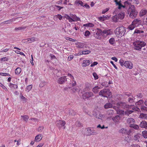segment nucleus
Wrapping results in <instances>:
<instances>
[{
	"label": "nucleus",
	"mask_w": 147,
	"mask_h": 147,
	"mask_svg": "<svg viewBox=\"0 0 147 147\" xmlns=\"http://www.w3.org/2000/svg\"><path fill=\"white\" fill-rule=\"evenodd\" d=\"M74 58V56L73 55H70L68 57V60L69 61H71Z\"/></svg>",
	"instance_id": "obj_57"
},
{
	"label": "nucleus",
	"mask_w": 147,
	"mask_h": 147,
	"mask_svg": "<svg viewBox=\"0 0 147 147\" xmlns=\"http://www.w3.org/2000/svg\"><path fill=\"white\" fill-rule=\"evenodd\" d=\"M20 18L21 19V17H18L16 18H13L8 20L5 21L3 23V24H11L13 22L16 21V20H18Z\"/></svg>",
	"instance_id": "obj_8"
},
{
	"label": "nucleus",
	"mask_w": 147,
	"mask_h": 147,
	"mask_svg": "<svg viewBox=\"0 0 147 147\" xmlns=\"http://www.w3.org/2000/svg\"><path fill=\"white\" fill-rule=\"evenodd\" d=\"M67 76H64L59 78L57 81V82L59 84H64L67 82Z\"/></svg>",
	"instance_id": "obj_5"
},
{
	"label": "nucleus",
	"mask_w": 147,
	"mask_h": 147,
	"mask_svg": "<svg viewBox=\"0 0 147 147\" xmlns=\"http://www.w3.org/2000/svg\"><path fill=\"white\" fill-rule=\"evenodd\" d=\"M87 135L90 136L95 135L96 134V133L94 130H92L90 128H88L87 129Z\"/></svg>",
	"instance_id": "obj_11"
},
{
	"label": "nucleus",
	"mask_w": 147,
	"mask_h": 147,
	"mask_svg": "<svg viewBox=\"0 0 147 147\" xmlns=\"http://www.w3.org/2000/svg\"><path fill=\"white\" fill-rule=\"evenodd\" d=\"M125 14L124 12H121L119 13L117 15V18L119 19L122 20L124 18Z\"/></svg>",
	"instance_id": "obj_17"
},
{
	"label": "nucleus",
	"mask_w": 147,
	"mask_h": 147,
	"mask_svg": "<svg viewBox=\"0 0 147 147\" xmlns=\"http://www.w3.org/2000/svg\"><path fill=\"white\" fill-rule=\"evenodd\" d=\"M90 53H91L90 51H89V50L84 51H82V54L86 55L87 54H88Z\"/></svg>",
	"instance_id": "obj_42"
},
{
	"label": "nucleus",
	"mask_w": 147,
	"mask_h": 147,
	"mask_svg": "<svg viewBox=\"0 0 147 147\" xmlns=\"http://www.w3.org/2000/svg\"><path fill=\"white\" fill-rule=\"evenodd\" d=\"M126 28L123 26L118 27L115 30V34L118 37L123 36L126 32Z\"/></svg>",
	"instance_id": "obj_3"
},
{
	"label": "nucleus",
	"mask_w": 147,
	"mask_h": 147,
	"mask_svg": "<svg viewBox=\"0 0 147 147\" xmlns=\"http://www.w3.org/2000/svg\"><path fill=\"white\" fill-rule=\"evenodd\" d=\"M35 41V38L32 37L30 38L26 39L24 40V43H32Z\"/></svg>",
	"instance_id": "obj_14"
},
{
	"label": "nucleus",
	"mask_w": 147,
	"mask_h": 147,
	"mask_svg": "<svg viewBox=\"0 0 147 147\" xmlns=\"http://www.w3.org/2000/svg\"><path fill=\"white\" fill-rule=\"evenodd\" d=\"M119 132L122 134H125L127 133V131L126 129L124 128H122L119 131Z\"/></svg>",
	"instance_id": "obj_26"
},
{
	"label": "nucleus",
	"mask_w": 147,
	"mask_h": 147,
	"mask_svg": "<svg viewBox=\"0 0 147 147\" xmlns=\"http://www.w3.org/2000/svg\"><path fill=\"white\" fill-rule=\"evenodd\" d=\"M44 129L43 126H40L38 128V132L42 131Z\"/></svg>",
	"instance_id": "obj_48"
},
{
	"label": "nucleus",
	"mask_w": 147,
	"mask_h": 147,
	"mask_svg": "<svg viewBox=\"0 0 147 147\" xmlns=\"http://www.w3.org/2000/svg\"><path fill=\"white\" fill-rule=\"evenodd\" d=\"M108 113L109 115H113L114 113L113 111V110H110L108 111Z\"/></svg>",
	"instance_id": "obj_58"
},
{
	"label": "nucleus",
	"mask_w": 147,
	"mask_h": 147,
	"mask_svg": "<svg viewBox=\"0 0 147 147\" xmlns=\"http://www.w3.org/2000/svg\"><path fill=\"white\" fill-rule=\"evenodd\" d=\"M99 94L100 95L107 98H110L111 96V93L109 89L102 90L99 92Z\"/></svg>",
	"instance_id": "obj_4"
},
{
	"label": "nucleus",
	"mask_w": 147,
	"mask_h": 147,
	"mask_svg": "<svg viewBox=\"0 0 147 147\" xmlns=\"http://www.w3.org/2000/svg\"><path fill=\"white\" fill-rule=\"evenodd\" d=\"M118 18H117V16L115 15L113 17L112 20L113 22H117L118 20Z\"/></svg>",
	"instance_id": "obj_37"
},
{
	"label": "nucleus",
	"mask_w": 147,
	"mask_h": 147,
	"mask_svg": "<svg viewBox=\"0 0 147 147\" xmlns=\"http://www.w3.org/2000/svg\"><path fill=\"white\" fill-rule=\"evenodd\" d=\"M20 97L22 100L24 101L26 100V98H25V97H24L22 95H21L20 96Z\"/></svg>",
	"instance_id": "obj_60"
},
{
	"label": "nucleus",
	"mask_w": 147,
	"mask_h": 147,
	"mask_svg": "<svg viewBox=\"0 0 147 147\" xmlns=\"http://www.w3.org/2000/svg\"><path fill=\"white\" fill-rule=\"evenodd\" d=\"M119 63L123 67L124 65V61L123 59H121L119 61Z\"/></svg>",
	"instance_id": "obj_50"
},
{
	"label": "nucleus",
	"mask_w": 147,
	"mask_h": 147,
	"mask_svg": "<svg viewBox=\"0 0 147 147\" xmlns=\"http://www.w3.org/2000/svg\"><path fill=\"white\" fill-rule=\"evenodd\" d=\"M119 116L117 115L112 118V120L115 122H118L119 119Z\"/></svg>",
	"instance_id": "obj_25"
},
{
	"label": "nucleus",
	"mask_w": 147,
	"mask_h": 147,
	"mask_svg": "<svg viewBox=\"0 0 147 147\" xmlns=\"http://www.w3.org/2000/svg\"><path fill=\"white\" fill-rule=\"evenodd\" d=\"M113 106L112 104L110 103H107L104 105V108L106 109L110 108Z\"/></svg>",
	"instance_id": "obj_23"
},
{
	"label": "nucleus",
	"mask_w": 147,
	"mask_h": 147,
	"mask_svg": "<svg viewBox=\"0 0 147 147\" xmlns=\"http://www.w3.org/2000/svg\"><path fill=\"white\" fill-rule=\"evenodd\" d=\"M142 136L140 134H137L135 135L134 137V139L135 140H138H138L140 138V137Z\"/></svg>",
	"instance_id": "obj_29"
},
{
	"label": "nucleus",
	"mask_w": 147,
	"mask_h": 147,
	"mask_svg": "<svg viewBox=\"0 0 147 147\" xmlns=\"http://www.w3.org/2000/svg\"><path fill=\"white\" fill-rule=\"evenodd\" d=\"M56 123L59 127H61L64 126L66 124L65 121L62 120L57 121Z\"/></svg>",
	"instance_id": "obj_7"
},
{
	"label": "nucleus",
	"mask_w": 147,
	"mask_h": 147,
	"mask_svg": "<svg viewBox=\"0 0 147 147\" xmlns=\"http://www.w3.org/2000/svg\"><path fill=\"white\" fill-rule=\"evenodd\" d=\"M136 27L132 23L131 24L129 25L128 27V29H129V30H133L135 27Z\"/></svg>",
	"instance_id": "obj_32"
},
{
	"label": "nucleus",
	"mask_w": 147,
	"mask_h": 147,
	"mask_svg": "<svg viewBox=\"0 0 147 147\" xmlns=\"http://www.w3.org/2000/svg\"><path fill=\"white\" fill-rule=\"evenodd\" d=\"M32 85H30L27 87L26 91L28 92L32 89Z\"/></svg>",
	"instance_id": "obj_40"
},
{
	"label": "nucleus",
	"mask_w": 147,
	"mask_h": 147,
	"mask_svg": "<svg viewBox=\"0 0 147 147\" xmlns=\"http://www.w3.org/2000/svg\"><path fill=\"white\" fill-rule=\"evenodd\" d=\"M8 59L7 57H4L1 58V61H7Z\"/></svg>",
	"instance_id": "obj_51"
},
{
	"label": "nucleus",
	"mask_w": 147,
	"mask_h": 147,
	"mask_svg": "<svg viewBox=\"0 0 147 147\" xmlns=\"http://www.w3.org/2000/svg\"><path fill=\"white\" fill-rule=\"evenodd\" d=\"M56 18H58L60 20H61L62 18V16L60 14H58L56 16Z\"/></svg>",
	"instance_id": "obj_55"
},
{
	"label": "nucleus",
	"mask_w": 147,
	"mask_h": 147,
	"mask_svg": "<svg viewBox=\"0 0 147 147\" xmlns=\"http://www.w3.org/2000/svg\"><path fill=\"white\" fill-rule=\"evenodd\" d=\"M64 17L66 18L68 20H69L71 18L68 15L66 14L65 15Z\"/></svg>",
	"instance_id": "obj_63"
},
{
	"label": "nucleus",
	"mask_w": 147,
	"mask_h": 147,
	"mask_svg": "<svg viewBox=\"0 0 147 147\" xmlns=\"http://www.w3.org/2000/svg\"><path fill=\"white\" fill-rule=\"evenodd\" d=\"M67 76L70 77L71 78V80H74V77L71 74H67Z\"/></svg>",
	"instance_id": "obj_64"
},
{
	"label": "nucleus",
	"mask_w": 147,
	"mask_h": 147,
	"mask_svg": "<svg viewBox=\"0 0 147 147\" xmlns=\"http://www.w3.org/2000/svg\"><path fill=\"white\" fill-rule=\"evenodd\" d=\"M133 111L131 110H127L125 112V115L129 116V115L133 112Z\"/></svg>",
	"instance_id": "obj_38"
},
{
	"label": "nucleus",
	"mask_w": 147,
	"mask_h": 147,
	"mask_svg": "<svg viewBox=\"0 0 147 147\" xmlns=\"http://www.w3.org/2000/svg\"><path fill=\"white\" fill-rule=\"evenodd\" d=\"M130 127L136 129H138L139 128V127L138 125L134 124H131L130 125Z\"/></svg>",
	"instance_id": "obj_30"
},
{
	"label": "nucleus",
	"mask_w": 147,
	"mask_h": 147,
	"mask_svg": "<svg viewBox=\"0 0 147 147\" xmlns=\"http://www.w3.org/2000/svg\"><path fill=\"white\" fill-rule=\"evenodd\" d=\"M132 109L134 111H140L139 109L137 107H133V108H132Z\"/></svg>",
	"instance_id": "obj_59"
},
{
	"label": "nucleus",
	"mask_w": 147,
	"mask_h": 147,
	"mask_svg": "<svg viewBox=\"0 0 147 147\" xmlns=\"http://www.w3.org/2000/svg\"><path fill=\"white\" fill-rule=\"evenodd\" d=\"M127 123L128 124L134 123L135 122L134 119L132 118H128L127 120Z\"/></svg>",
	"instance_id": "obj_24"
},
{
	"label": "nucleus",
	"mask_w": 147,
	"mask_h": 147,
	"mask_svg": "<svg viewBox=\"0 0 147 147\" xmlns=\"http://www.w3.org/2000/svg\"><path fill=\"white\" fill-rule=\"evenodd\" d=\"M93 95V93L91 92H87L82 94L84 98H88L92 96Z\"/></svg>",
	"instance_id": "obj_9"
},
{
	"label": "nucleus",
	"mask_w": 147,
	"mask_h": 147,
	"mask_svg": "<svg viewBox=\"0 0 147 147\" xmlns=\"http://www.w3.org/2000/svg\"><path fill=\"white\" fill-rule=\"evenodd\" d=\"M147 117V115L146 114H144L141 113L140 114L139 118L142 119H146Z\"/></svg>",
	"instance_id": "obj_22"
},
{
	"label": "nucleus",
	"mask_w": 147,
	"mask_h": 147,
	"mask_svg": "<svg viewBox=\"0 0 147 147\" xmlns=\"http://www.w3.org/2000/svg\"><path fill=\"white\" fill-rule=\"evenodd\" d=\"M26 28V26H20L18 28H16L15 30H16L17 31L18 30H22Z\"/></svg>",
	"instance_id": "obj_31"
},
{
	"label": "nucleus",
	"mask_w": 147,
	"mask_h": 147,
	"mask_svg": "<svg viewBox=\"0 0 147 147\" xmlns=\"http://www.w3.org/2000/svg\"><path fill=\"white\" fill-rule=\"evenodd\" d=\"M71 81H72V83H70V84H71L73 87H74L76 84V82L74 80H74H71Z\"/></svg>",
	"instance_id": "obj_44"
},
{
	"label": "nucleus",
	"mask_w": 147,
	"mask_h": 147,
	"mask_svg": "<svg viewBox=\"0 0 147 147\" xmlns=\"http://www.w3.org/2000/svg\"><path fill=\"white\" fill-rule=\"evenodd\" d=\"M147 13V10L142 9L140 12L139 16L140 17H142L145 15Z\"/></svg>",
	"instance_id": "obj_18"
},
{
	"label": "nucleus",
	"mask_w": 147,
	"mask_h": 147,
	"mask_svg": "<svg viewBox=\"0 0 147 147\" xmlns=\"http://www.w3.org/2000/svg\"><path fill=\"white\" fill-rule=\"evenodd\" d=\"M21 117L26 122H27L28 121L29 117L28 115H25L24 116H22Z\"/></svg>",
	"instance_id": "obj_41"
},
{
	"label": "nucleus",
	"mask_w": 147,
	"mask_h": 147,
	"mask_svg": "<svg viewBox=\"0 0 147 147\" xmlns=\"http://www.w3.org/2000/svg\"><path fill=\"white\" fill-rule=\"evenodd\" d=\"M144 33V31L143 30H140L137 29L135 30L134 34L135 33Z\"/></svg>",
	"instance_id": "obj_43"
},
{
	"label": "nucleus",
	"mask_w": 147,
	"mask_h": 147,
	"mask_svg": "<svg viewBox=\"0 0 147 147\" xmlns=\"http://www.w3.org/2000/svg\"><path fill=\"white\" fill-rule=\"evenodd\" d=\"M97 127L98 128H100L101 129H103L105 128H108V127H105L104 125H103L102 126H101L100 124H99L97 126Z\"/></svg>",
	"instance_id": "obj_47"
},
{
	"label": "nucleus",
	"mask_w": 147,
	"mask_h": 147,
	"mask_svg": "<svg viewBox=\"0 0 147 147\" xmlns=\"http://www.w3.org/2000/svg\"><path fill=\"white\" fill-rule=\"evenodd\" d=\"M46 84V82H45V81H42L40 83L39 86L40 88H42Z\"/></svg>",
	"instance_id": "obj_35"
},
{
	"label": "nucleus",
	"mask_w": 147,
	"mask_h": 147,
	"mask_svg": "<svg viewBox=\"0 0 147 147\" xmlns=\"http://www.w3.org/2000/svg\"><path fill=\"white\" fill-rule=\"evenodd\" d=\"M98 62H94L92 63L91 64L90 66L91 67H93L94 66L98 64Z\"/></svg>",
	"instance_id": "obj_61"
},
{
	"label": "nucleus",
	"mask_w": 147,
	"mask_h": 147,
	"mask_svg": "<svg viewBox=\"0 0 147 147\" xmlns=\"http://www.w3.org/2000/svg\"><path fill=\"white\" fill-rule=\"evenodd\" d=\"M124 66L127 68L131 69L133 68V64L132 63L129 61H127L124 62Z\"/></svg>",
	"instance_id": "obj_6"
},
{
	"label": "nucleus",
	"mask_w": 147,
	"mask_h": 147,
	"mask_svg": "<svg viewBox=\"0 0 147 147\" xmlns=\"http://www.w3.org/2000/svg\"><path fill=\"white\" fill-rule=\"evenodd\" d=\"M9 87L11 89H17L18 88V85L17 84H13L11 83H10L9 84Z\"/></svg>",
	"instance_id": "obj_20"
},
{
	"label": "nucleus",
	"mask_w": 147,
	"mask_h": 147,
	"mask_svg": "<svg viewBox=\"0 0 147 147\" xmlns=\"http://www.w3.org/2000/svg\"><path fill=\"white\" fill-rule=\"evenodd\" d=\"M140 126L147 129V122L145 121H142L140 124Z\"/></svg>",
	"instance_id": "obj_13"
},
{
	"label": "nucleus",
	"mask_w": 147,
	"mask_h": 147,
	"mask_svg": "<svg viewBox=\"0 0 147 147\" xmlns=\"http://www.w3.org/2000/svg\"><path fill=\"white\" fill-rule=\"evenodd\" d=\"M75 3L76 4V5H80L81 6H83V3L82 1H81L76 0L75 2Z\"/></svg>",
	"instance_id": "obj_33"
},
{
	"label": "nucleus",
	"mask_w": 147,
	"mask_h": 147,
	"mask_svg": "<svg viewBox=\"0 0 147 147\" xmlns=\"http://www.w3.org/2000/svg\"><path fill=\"white\" fill-rule=\"evenodd\" d=\"M109 42L111 45H113L115 43V40L113 38H111L110 39Z\"/></svg>",
	"instance_id": "obj_36"
},
{
	"label": "nucleus",
	"mask_w": 147,
	"mask_h": 147,
	"mask_svg": "<svg viewBox=\"0 0 147 147\" xmlns=\"http://www.w3.org/2000/svg\"><path fill=\"white\" fill-rule=\"evenodd\" d=\"M91 63V61L88 60H84L82 63V66L83 67H85L89 65Z\"/></svg>",
	"instance_id": "obj_12"
},
{
	"label": "nucleus",
	"mask_w": 147,
	"mask_h": 147,
	"mask_svg": "<svg viewBox=\"0 0 147 147\" xmlns=\"http://www.w3.org/2000/svg\"><path fill=\"white\" fill-rule=\"evenodd\" d=\"M85 47V45L83 43L80 42L78 44L77 47L78 48H82Z\"/></svg>",
	"instance_id": "obj_27"
},
{
	"label": "nucleus",
	"mask_w": 147,
	"mask_h": 147,
	"mask_svg": "<svg viewBox=\"0 0 147 147\" xmlns=\"http://www.w3.org/2000/svg\"><path fill=\"white\" fill-rule=\"evenodd\" d=\"M117 113L121 115H124L125 114V112L124 111L119 110L117 111Z\"/></svg>",
	"instance_id": "obj_45"
},
{
	"label": "nucleus",
	"mask_w": 147,
	"mask_h": 147,
	"mask_svg": "<svg viewBox=\"0 0 147 147\" xmlns=\"http://www.w3.org/2000/svg\"><path fill=\"white\" fill-rule=\"evenodd\" d=\"M90 85L89 83H87L86 84L85 89L86 90H88L90 89Z\"/></svg>",
	"instance_id": "obj_49"
},
{
	"label": "nucleus",
	"mask_w": 147,
	"mask_h": 147,
	"mask_svg": "<svg viewBox=\"0 0 147 147\" xmlns=\"http://www.w3.org/2000/svg\"><path fill=\"white\" fill-rule=\"evenodd\" d=\"M137 97L140 98H142L143 96V95L141 93H139L137 95Z\"/></svg>",
	"instance_id": "obj_62"
},
{
	"label": "nucleus",
	"mask_w": 147,
	"mask_h": 147,
	"mask_svg": "<svg viewBox=\"0 0 147 147\" xmlns=\"http://www.w3.org/2000/svg\"><path fill=\"white\" fill-rule=\"evenodd\" d=\"M120 104V105L122 106L123 108L127 107L126 104L124 102H121Z\"/></svg>",
	"instance_id": "obj_39"
},
{
	"label": "nucleus",
	"mask_w": 147,
	"mask_h": 147,
	"mask_svg": "<svg viewBox=\"0 0 147 147\" xmlns=\"http://www.w3.org/2000/svg\"><path fill=\"white\" fill-rule=\"evenodd\" d=\"M68 113L70 115H75V113L73 110H70L68 111Z\"/></svg>",
	"instance_id": "obj_46"
},
{
	"label": "nucleus",
	"mask_w": 147,
	"mask_h": 147,
	"mask_svg": "<svg viewBox=\"0 0 147 147\" xmlns=\"http://www.w3.org/2000/svg\"><path fill=\"white\" fill-rule=\"evenodd\" d=\"M142 134L144 138H147V131L146 130L143 131L142 132Z\"/></svg>",
	"instance_id": "obj_34"
},
{
	"label": "nucleus",
	"mask_w": 147,
	"mask_h": 147,
	"mask_svg": "<svg viewBox=\"0 0 147 147\" xmlns=\"http://www.w3.org/2000/svg\"><path fill=\"white\" fill-rule=\"evenodd\" d=\"M42 138L41 134H39L36 136L35 138V140L36 142H39L41 140Z\"/></svg>",
	"instance_id": "obj_16"
},
{
	"label": "nucleus",
	"mask_w": 147,
	"mask_h": 147,
	"mask_svg": "<svg viewBox=\"0 0 147 147\" xmlns=\"http://www.w3.org/2000/svg\"><path fill=\"white\" fill-rule=\"evenodd\" d=\"M100 89V87L98 86H96L93 88L92 91L93 92L95 93H97L98 92L99 89Z\"/></svg>",
	"instance_id": "obj_19"
},
{
	"label": "nucleus",
	"mask_w": 147,
	"mask_h": 147,
	"mask_svg": "<svg viewBox=\"0 0 147 147\" xmlns=\"http://www.w3.org/2000/svg\"><path fill=\"white\" fill-rule=\"evenodd\" d=\"M99 19L101 21H104L106 20V18H105L104 16L100 17L99 18Z\"/></svg>",
	"instance_id": "obj_56"
},
{
	"label": "nucleus",
	"mask_w": 147,
	"mask_h": 147,
	"mask_svg": "<svg viewBox=\"0 0 147 147\" xmlns=\"http://www.w3.org/2000/svg\"><path fill=\"white\" fill-rule=\"evenodd\" d=\"M142 23V21L139 19H136L134 20L132 22V23L135 26L137 27L139 25L141 24Z\"/></svg>",
	"instance_id": "obj_10"
},
{
	"label": "nucleus",
	"mask_w": 147,
	"mask_h": 147,
	"mask_svg": "<svg viewBox=\"0 0 147 147\" xmlns=\"http://www.w3.org/2000/svg\"><path fill=\"white\" fill-rule=\"evenodd\" d=\"M97 32L96 34L98 35H102L103 34V31H102L101 29L98 28H97Z\"/></svg>",
	"instance_id": "obj_21"
},
{
	"label": "nucleus",
	"mask_w": 147,
	"mask_h": 147,
	"mask_svg": "<svg viewBox=\"0 0 147 147\" xmlns=\"http://www.w3.org/2000/svg\"><path fill=\"white\" fill-rule=\"evenodd\" d=\"M21 71V69L20 67H17L15 70V73L16 74L18 75Z\"/></svg>",
	"instance_id": "obj_28"
},
{
	"label": "nucleus",
	"mask_w": 147,
	"mask_h": 147,
	"mask_svg": "<svg viewBox=\"0 0 147 147\" xmlns=\"http://www.w3.org/2000/svg\"><path fill=\"white\" fill-rule=\"evenodd\" d=\"M90 34V32L86 30L85 32L84 35L85 36H89Z\"/></svg>",
	"instance_id": "obj_54"
},
{
	"label": "nucleus",
	"mask_w": 147,
	"mask_h": 147,
	"mask_svg": "<svg viewBox=\"0 0 147 147\" xmlns=\"http://www.w3.org/2000/svg\"><path fill=\"white\" fill-rule=\"evenodd\" d=\"M66 40H69V41H72V42H75L76 41V40H75V39H73L72 38H69V37H66V38H65Z\"/></svg>",
	"instance_id": "obj_52"
},
{
	"label": "nucleus",
	"mask_w": 147,
	"mask_h": 147,
	"mask_svg": "<svg viewBox=\"0 0 147 147\" xmlns=\"http://www.w3.org/2000/svg\"><path fill=\"white\" fill-rule=\"evenodd\" d=\"M93 75L94 77L95 80L97 79L98 78V76L96 73H93Z\"/></svg>",
	"instance_id": "obj_53"
},
{
	"label": "nucleus",
	"mask_w": 147,
	"mask_h": 147,
	"mask_svg": "<svg viewBox=\"0 0 147 147\" xmlns=\"http://www.w3.org/2000/svg\"><path fill=\"white\" fill-rule=\"evenodd\" d=\"M127 11L128 13H129V16L132 18H135L138 14V12L136 10V7L134 5H130Z\"/></svg>",
	"instance_id": "obj_1"
},
{
	"label": "nucleus",
	"mask_w": 147,
	"mask_h": 147,
	"mask_svg": "<svg viewBox=\"0 0 147 147\" xmlns=\"http://www.w3.org/2000/svg\"><path fill=\"white\" fill-rule=\"evenodd\" d=\"M133 45L135 49L140 51L142 47H144L146 44L145 42L138 40L134 42Z\"/></svg>",
	"instance_id": "obj_2"
},
{
	"label": "nucleus",
	"mask_w": 147,
	"mask_h": 147,
	"mask_svg": "<svg viewBox=\"0 0 147 147\" xmlns=\"http://www.w3.org/2000/svg\"><path fill=\"white\" fill-rule=\"evenodd\" d=\"M103 34L109 35L112 34L113 32L111 29L108 30H103Z\"/></svg>",
	"instance_id": "obj_15"
}]
</instances>
